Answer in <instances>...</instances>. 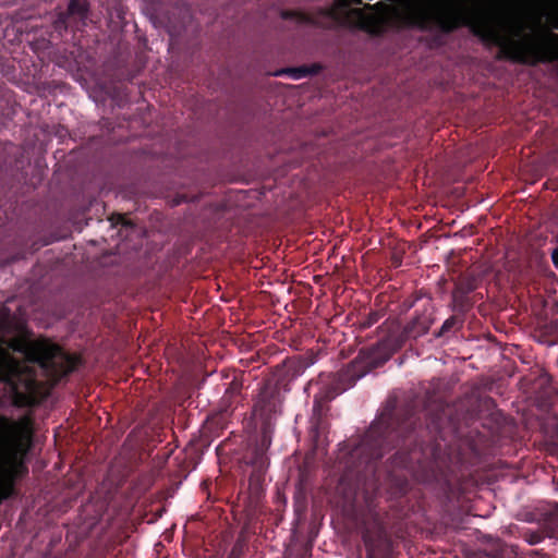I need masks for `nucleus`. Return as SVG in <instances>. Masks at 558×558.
Wrapping results in <instances>:
<instances>
[{
  "label": "nucleus",
  "mask_w": 558,
  "mask_h": 558,
  "mask_svg": "<svg viewBox=\"0 0 558 558\" xmlns=\"http://www.w3.org/2000/svg\"><path fill=\"white\" fill-rule=\"evenodd\" d=\"M332 17L344 25L379 33L388 25L435 22L444 29L465 24L480 36L498 43L514 60L546 59L544 44L525 33L526 21L515 12H490L480 0H337Z\"/></svg>",
  "instance_id": "f257e3e1"
},
{
  "label": "nucleus",
  "mask_w": 558,
  "mask_h": 558,
  "mask_svg": "<svg viewBox=\"0 0 558 558\" xmlns=\"http://www.w3.org/2000/svg\"><path fill=\"white\" fill-rule=\"evenodd\" d=\"M27 435L25 421L0 415V504L13 494L14 482L22 471V442Z\"/></svg>",
  "instance_id": "f03ea898"
},
{
  "label": "nucleus",
  "mask_w": 558,
  "mask_h": 558,
  "mask_svg": "<svg viewBox=\"0 0 558 558\" xmlns=\"http://www.w3.org/2000/svg\"><path fill=\"white\" fill-rule=\"evenodd\" d=\"M27 356L50 375L54 376L60 371L61 351L54 344L48 342L34 343L29 347Z\"/></svg>",
  "instance_id": "7ed1b4c3"
},
{
  "label": "nucleus",
  "mask_w": 558,
  "mask_h": 558,
  "mask_svg": "<svg viewBox=\"0 0 558 558\" xmlns=\"http://www.w3.org/2000/svg\"><path fill=\"white\" fill-rule=\"evenodd\" d=\"M320 65L288 68L275 73V75H288L293 80H301L320 71Z\"/></svg>",
  "instance_id": "20e7f679"
},
{
  "label": "nucleus",
  "mask_w": 558,
  "mask_h": 558,
  "mask_svg": "<svg viewBox=\"0 0 558 558\" xmlns=\"http://www.w3.org/2000/svg\"><path fill=\"white\" fill-rule=\"evenodd\" d=\"M15 366L12 361L8 360L4 356H0V381H4L13 385V374Z\"/></svg>",
  "instance_id": "39448f33"
},
{
  "label": "nucleus",
  "mask_w": 558,
  "mask_h": 558,
  "mask_svg": "<svg viewBox=\"0 0 558 558\" xmlns=\"http://www.w3.org/2000/svg\"><path fill=\"white\" fill-rule=\"evenodd\" d=\"M553 262L556 266H558V250H555L551 254Z\"/></svg>",
  "instance_id": "423d86ee"
},
{
  "label": "nucleus",
  "mask_w": 558,
  "mask_h": 558,
  "mask_svg": "<svg viewBox=\"0 0 558 558\" xmlns=\"http://www.w3.org/2000/svg\"><path fill=\"white\" fill-rule=\"evenodd\" d=\"M71 363H72V368L74 367V365L76 364V359L72 355V360H71Z\"/></svg>",
  "instance_id": "0eeeda50"
},
{
  "label": "nucleus",
  "mask_w": 558,
  "mask_h": 558,
  "mask_svg": "<svg viewBox=\"0 0 558 558\" xmlns=\"http://www.w3.org/2000/svg\"><path fill=\"white\" fill-rule=\"evenodd\" d=\"M555 27L558 28V24H555Z\"/></svg>",
  "instance_id": "6e6552de"
}]
</instances>
